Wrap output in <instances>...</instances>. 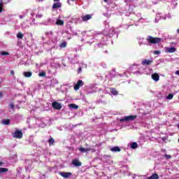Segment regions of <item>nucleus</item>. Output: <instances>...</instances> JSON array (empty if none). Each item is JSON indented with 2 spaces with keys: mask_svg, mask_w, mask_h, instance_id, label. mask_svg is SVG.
I'll return each mask as SVG.
<instances>
[{
  "mask_svg": "<svg viewBox=\"0 0 179 179\" xmlns=\"http://www.w3.org/2000/svg\"><path fill=\"white\" fill-rule=\"evenodd\" d=\"M173 94H169L168 95V96L166 97V99H168V100H171L173 99Z\"/></svg>",
  "mask_w": 179,
  "mask_h": 179,
  "instance_id": "nucleus-32",
  "label": "nucleus"
},
{
  "mask_svg": "<svg viewBox=\"0 0 179 179\" xmlns=\"http://www.w3.org/2000/svg\"><path fill=\"white\" fill-rule=\"evenodd\" d=\"M71 1H75V0H71Z\"/></svg>",
  "mask_w": 179,
  "mask_h": 179,
  "instance_id": "nucleus-47",
  "label": "nucleus"
},
{
  "mask_svg": "<svg viewBox=\"0 0 179 179\" xmlns=\"http://www.w3.org/2000/svg\"><path fill=\"white\" fill-rule=\"evenodd\" d=\"M10 75H15V71H13V70H11L10 71Z\"/></svg>",
  "mask_w": 179,
  "mask_h": 179,
  "instance_id": "nucleus-40",
  "label": "nucleus"
},
{
  "mask_svg": "<svg viewBox=\"0 0 179 179\" xmlns=\"http://www.w3.org/2000/svg\"><path fill=\"white\" fill-rule=\"evenodd\" d=\"M138 116L134 115H129V116H124L123 117H121L120 119V122H129V121H134L135 118H136Z\"/></svg>",
  "mask_w": 179,
  "mask_h": 179,
  "instance_id": "nucleus-1",
  "label": "nucleus"
},
{
  "mask_svg": "<svg viewBox=\"0 0 179 179\" xmlns=\"http://www.w3.org/2000/svg\"><path fill=\"white\" fill-rule=\"evenodd\" d=\"M82 72V67L78 68V73H80Z\"/></svg>",
  "mask_w": 179,
  "mask_h": 179,
  "instance_id": "nucleus-39",
  "label": "nucleus"
},
{
  "mask_svg": "<svg viewBox=\"0 0 179 179\" xmlns=\"http://www.w3.org/2000/svg\"><path fill=\"white\" fill-rule=\"evenodd\" d=\"M57 26H64V21L61 20H57L56 23Z\"/></svg>",
  "mask_w": 179,
  "mask_h": 179,
  "instance_id": "nucleus-21",
  "label": "nucleus"
},
{
  "mask_svg": "<svg viewBox=\"0 0 179 179\" xmlns=\"http://www.w3.org/2000/svg\"><path fill=\"white\" fill-rule=\"evenodd\" d=\"M3 164V162H0V166H2Z\"/></svg>",
  "mask_w": 179,
  "mask_h": 179,
  "instance_id": "nucleus-43",
  "label": "nucleus"
},
{
  "mask_svg": "<svg viewBox=\"0 0 179 179\" xmlns=\"http://www.w3.org/2000/svg\"><path fill=\"white\" fill-rule=\"evenodd\" d=\"M165 157L166 159H170L171 157V155H165Z\"/></svg>",
  "mask_w": 179,
  "mask_h": 179,
  "instance_id": "nucleus-37",
  "label": "nucleus"
},
{
  "mask_svg": "<svg viewBox=\"0 0 179 179\" xmlns=\"http://www.w3.org/2000/svg\"><path fill=\"white\" fill-rule=\"evenodd\" d=\"M3 97V92H0V99H2Z\"/></svg>",
  "mask_w": 179,
  "mask_h": 179,
  "instance_id": "nucleus-38",
  "label": "nucleus"
},
{
  "mask_svg": "<svg viewBox=\"0 0 179 179\" xmlns=\"http://www.w3.org/2000/svg\"><path fill=\"white\" fill-rule=\"evenodd\" d=\"M44 0H36V2H43Z\"/></svg>",
  "mask_w": 179,
  "mask_h": 179,
  "instance_id": "nucleus-42",
  "label": "nucleus"
},
{
  "mask_svg": "<svg viewBox=\"0 0 179 179\" xmlns=\"http://www.w3.org/2000/svg\"><path fill=\"white\" fill-rule=\"evenodd\" d=\"M160 19L166 20V19H167V17H162V14H157V17L155 18L156 22H159V20H160Z\"/></svg>",
  "mask_w": 179,
  "mask_h": 179,
  "instance_id": "nucleus-17",
  "label": "nucleus"
},
{
  "mask_svg": "<svg viewBox=\"0 0 179 179\" xmlns=\"http://www.w3.org/2000/svg\"><path fill=\"white\" fill-rule=\"evenodd\" d=\"M154 54H155V55H159L160 51H159V50H155V51H154Z\"/></svg>",
  "mask_w": 179,
  "mask_h": 179,
  "instance_id": "nucleus-35",
  "label": "nucleus"
},
{
  "mask_svg": "<svg viewBox=\"0 0 179 179\" xmlns=\"http://www.w3.org/2000/svg\"><path fill=\"white\" fill-rule=\"evenodd\" d=\"M78 150H80L81 153H87V152H90V150H92V152H96L94 149H92L89 148H79Z\"/></svg>",
  "mask_w": 179,
  "mask_h": 179,
  "instance_id": "nucleus-6",
  "label": "nucleus"
},
{
  "mask_svg": "<svg viewBox=\"0 0 179 179\" xmlns=\"http://www.w3.org/2000/svg\"><path fill=\"white\" fill-rule=\"evenodd\" d=\"M10 108H11L13 111H15V104L12 102L10 103Z\"/></svg>",
  "mask_w": 179,
  "mask_h": 179,
  "instance_id": "nucleus-28",
  "label": "nucleus"
},
{
  "mask_svg": "<svg viewBox=\"0 0 179 179\" xmlns=\"http://www.w3.org/2000/svg\"><path fill=\"white\" fill-rule=\"evenodd\" d=\"M17 45L20 47L21 48H23V43L21 42L20 40L17 41Z\"/></svg>",
  "mask_w": 179,
  "mask_h": 179,
  "instance_id": "nucleus-30",
  "label": "nucleus"
},
{
  "mask_svg": "<svg viewBox=\"0 0 179 179\" xmlns=\"http://www.w3.org/2000/svg\"><path fill=\"white\" fill-rule=\"evenodd\" d=\"M147 41H148V43H150L151 44H159V43L162 42V38L148 36Z\"/></svg>",
  "mask_w": 179,
  "mask_h": 179,
  "instance_id": "nucleus-2",
  "label": "nucleus"
},
{
  "mask_svg": "<svg viewBox=\"0 0 179 179\" xmlns=\"http://www.w3.org/2000/svg\"><path fill=\"white\" fill-rule=\"evenodd\" d=\"M59 8H61V3L60 2L55 3L52 6V9H58Z\"/></svg>",
  "mask_w": 179,
  "mask_h": 179,
  "instance_id": "nucleus-18",
  "label": "nucleus"
},
{
  "mask_svg": "<svg viewBox=\"0 0 179 179\" xmlns=\"http://www.w3.org/2000/svg\"><path fill=\"white\" fill-rule=\"evenodd\" d=\"M24 76H25V78H30L31 76V72H24Z\"/></svg>",
  "mask_w": 179,
  "mask_h": 179,
  "instance_id": "nucleus-23",
  "label": "nucleus"
},
{
  "mask_svg": "<svg viewBox=\"0 0 179 179\" xmlns=\"http://www.w3.org/2000/svg\"><path fill=\"white\" fill-rule=\"evenodd\" d=\"M59 174L62 176V177H64V178H69V177H71V173L60 172Z\"/></svg>",
  "mask_w": 179,
  "mask_h": 179,
  "instance_id": "nucleus-13",
  "label": "nucleus"
},
{
  "mask_svg": "<svg viewBox=\"0 0 179 179\" xmlns=\"http://www.w3.org/2000/svg\"><path fill=\"white\" fill-rule=\"evenodd\" d=\"M151 78L152 80H155V82H159V80L160 79V76H159V74L157 73H155L152 74Z\"/></svg>",
  "mask_w": 179,
  "mask_h": 179,
  "instance_id": "nucleus-9",
  "label": "nucleus"
},
{
  "mask_svg": "<svg viewBox=\"0 0 179 179\" xmlns=\"http://www.w3.org/2000/svg\"><path fill=\"white\" fill-rule=\"evenodd\" d=\"M1 124L3 125H9L10 124V120L9 119H4L1 120Z\"/></svg>",
  "mask_w": 179,
  "mask_h": 179,
  "instance_id": "nucleus-16",
  "label": "nucleus"
},
{
  "mask_svg": "<svg viewBox=\"0 0 179 179\" xmlns=\"http://www.w3.org/2000/svg\"><path fill=\"white\" fill-rule=\"evenodd\" d=\"M52 106L55 110H61L62 108V105H61V103H58L57 101H54L52 103Z\"/></svg>",
  "mask_w": 179,
  "mask_h": 179,
  "instance_id": "nucleus-4",
  "label": "nucleus"
},
{
  "mask_svg": "<svg viewBox=\"0 0 179 179\" xmlns=\"http://www.w3.org/2000/svg\"><path fill=\"white\" fill-rule=\"evenodd\" d=\"M13 138L15 139H22L23 136V132L20 130H15L14 133L12 134Z\"/></svg>",
  "mask_w": 179,
  "mask_h": 179,
  "instance_id": "nucleus-3",
  "label": "nucleus"
},
{
  "mask_svg": "<svg viewBox=\"0 0 179 179\" xmlns=\"http://www.w3.org/2000/svg\"><path fill=\"white\" fill-rule=\"evenodd\" d=\"M110 93L113 94V96H117V94H118V91H117V90L115 88H110Z\"/></svg>",
  "mask_w": 179,
  "mask_h": 179,
  "instance_id": "nucleus-19",
  "label": "nucleus"
},
{
  "mask_svg": "<svg viewBox=\"0 0 179 179\" xmlns=\"http://www.w3.org/2000/svg\"><path fill=\"white\" fill-rule=\"evenodd\" d=\"M104 1V2H107L108 0H103Z\"/></svg>",
  "mask_w": 179,
  "mask_h": 179,
  "instance_id": "nucleus-45",
  "label": "nucleus"
},
{
  "mask_svg": "<svg viewBox=\"0 0 179 179\" xmlns=\"http://www.w3.org/2000/svg\"><path fill=\"white\" fill-rule=\"evenodd\" d=\"M167 17H168V18H170V17H171V16H170V15H169V16H167Z\"/></svg>",
  "mask_w": 179,
  "mask_h": 179,
  "instance_id": "nucleus-46",
  "label": "nucleus"
},
{
  "mask_svg": "<svg viewBox=\"0 0 179 179\" xmlns=\"http://www.w3.org/2000/svg\"><path fill=\"white\" fill-rule=\"evenodd\" d=\"M177 33H178V34H179V29L177 30Z\"/></svg>",
  "mask_w": 179,
  "mask_h": 179,
  "instance_id": "nucleus-44",
  "label": "nucleus"
},
{
  "mask_svg": "<svg viewBox=\"0 0 179 179\" xmlns=\"http://www.w3.org/2000/svg\"><path fill=\"white\" fill-rule=\"evenodd\" d=\"M164 50H165V52H166L167 54L176 52V51H177V49L176 48L165 47Z\"/></svg>",
  "mask_w": 179,
  "mask_h": 179,
  "instance_id": "nucleus-5",
  "label": "nucleus"
},
{
  "mask_svg": "<svg viewBox=\"0 0 179 179\" xmlns=\"http://www.w3.org/2000/svg\"><path fill=\"white\" fill-rule=\"evenodd\" d=\"M17 38H18L19 39L22 40V38H23V34L22 33H18L17 34Z\"/></svg>",
  "mask_w": 179,
  "mask_h": 179,
  "instance_id": "nucleus-27",
  "label": "nucleus"
},
{
  "mask_svg": "<svg viewBox=\"0 0 179 179\" xmlns=\"http://www.w3.org/2000/svg\"><path fill=\"white\" fill-rule=\"evenodd\" d=\"M36 19H41L43 17V14H36Z\"/></svg>",
  "mask_w": 179,
  "mask_h": 179,
  "instance_id": "nucleus-34",
  "label": "nucleus"
},
{
  "mask_svg": "<svg viewBox=\"0 0 179 179\" xmlns=\"http://www.w3.org/2000/svg\"><path fill=\"white\" fill-rule=\"evenodd\" d=\"M110 152H113L114 153L117 152H121V149L118 146H115L110 149Z\"/></svg>",
  "mask_w": 179,
  "mask_h": 179,
  "instance_id": "nucleus-14",
  "label": "nucleus"
},
{
  "mask_svg": "<svg viewBox=\"0 0 179 179\" xmlns=\"http://www.w3.org/2000/svg\"><path fill=\"white\" fill-rule=\"evenodd\" d=\"M131 149H136V148H138V143H136V142L132 143L131 145Z\"/></svg>",
  "mask_w": 179,
  "mask_h": 179,
  "instance_id": "nucleus-24",
  "label": "nucleus"
},
{
  "mask_svg": "<svg viewBox=\"0 0 179 179\" xmlns=\"http://www.w3.org/2000/svg\"><path fill=\"white\" fill-rule=\"evenodd\" d=\"M81 19L83 22H87V20H90L92 19V15H82Z\"/></svg>",
  "mask_w": 179,
  "mask_h": 179,
  "instance_id": "nucleus-10",
  "label": "nucleus"
},
{
  "mask_svg": "<svg viewBox=\"0 0 179 179\" xmlns=\"http://www.w3.org/2000/svg\"><path fill=\"white\" fill-rule=\"evenodd\" d=\"M148 179H159V175H157V173H153L152 176L148 177Z\"/></svg>",
  "mask_w": 179,
  "mask_h": 179,
  "instance_id": "nucleus-20",
  "label": "nucleus"
},
{
  "mask_svg": "<svg viewBox=\"0 0 179 179\" xmlns=\"http://www.w3.org/2000/svg\"><path fill=\"white\" fill-rule=\"evenodd\" d=\"M0 55H9V52L3 51L0 53Z\"/></svg>",
  "mask_w": 179,
  "mask_h": 179,
  "instance_id": "nucleus-33",
  "label": "nucleus"
},
{
  "mask_svg": "<svg viewBox=\"0 0 179 179\" xmlns=\"http://www.w3.org/2000/svg\"><path fill=\"white\" fill-rule=\"evenodd\" d=\"M3 3L2 1L0 2V13H1L2 10H3Z\"/></svg>",
  "mask_w": 179,
  "mask_h": 179,
  "instance_id": "nucleus-29",
  "label": "nucleus"
},
{
  "mask_svg": "<svg viewBox=\"0 0 179 179\" xmlns=\"http://www.w3.org/2000/svg\"><path fill=\"white\" fill-rule=\"evenodd\" d=\"M73 34L74 36H77V35H78V32H73Z\"/></svg>",
  "mask_w": 179,
  "mask_h": 179,
  "instance_id": "nucleus-41",
  "label": "nucleus"
},
{
  "mask_svg": "<svg viewBox=\"0 0 179 179\" xmlns=\"http://www.w3.org/2000/svg\"><path fill=\"white\" fill-rule=\"evenodd\" d=\"M8 171V169L7 168H0V174L1 173H6Z\"/></svg>",
  "mask_w": 179,
  "mask_h": 179,
  "instance_id": "nucleus-26",
  "label": "nucleus"
},
{
  "mask_svg": "<svg viewBox=\"0 0 179 179\" xmlns=\"http://www.w3.org/2000/svg\"><path fill=\"white\" fill-rule=\"evenodd\" d=\"M39 76H45V72H42L41 73H39Z\"/></svg>",
  "mask_w": 179,
  "mask_h": 179,
  "instance_id": "nucleus-36",
  "label": "nucleus"
},
{
  "mask_svg": "<svg viewBox=\"0 0 179 179\" xmlns=\"http://www.w3.org/2000/svg\"><path fill=\"white\" fill-rule=\"evenodd\" d=\"M72 164L76 167H80V166H82V163L79 162V159H74L72 162Z\"/></svg>",
  "mask_w": 179,
  "mask_h": 179,
  "instance_id": "nucleus-11",
  "label": "nucleus"
},
{
  "mask_svg": "<svg viewBox=\"0 0 179 179\" xmlns=\"http://www.w3.org/2000/svg\"><path fill=\"white\" fill-rule=\"evenodd\" d=\"M69 108H71V110H77V108H79V106H77L75 103H70L69 104Z\"/></svg>",
  "mask_w": 179,
  "mask_h": 179,
  "instance_id": "nucleus-15",
  "label": "nucleus"
},
{
  "mask_svg": "<svg viewBox=\"0 0 179 179\" xmlns=\"http://www.w3.org/2000/svg\"><path fill=\"white\" fill-rule=\"evenodd\" d=\"M27 15H29V16H31V17H33L34 16V12H33L31 10H29L27 11Z\"/></svg>",
  "mask_w": 179,
  "mask_h": 179,
  "instance_id": "nucleus-25",
  "label": "nucleus"
},
{
  "mask_svg": "<svg viewBox=\"0 0 179 179\" xmlns=\"http://www.w3.org/2000/svg\"><path fill=\"white\" fill-rule=\"evenodd\" d=\"M152 62H153V59H145L141 62V64L142 65H150Z\"/></svg>",
  "mask_w": 179,
  "mask_h": 179,
  "instance_id": "nucleus-12",
  "label": "nucleus"
},
{
  "mask_svg": "<svg viewBox=\"0 0 179 179\" xmlns=\"http://www.w3.org/2000/svg\"><path fill=\"white\" fill-rule=\"evenodd\" d=\"M55 142V141L54 140V138H50L49 139V143H50V145H52Z\"/></svg>",
  "mask_w": 179,
  "mask_h": 179,
  "instance_id": "nucleus-31",
  "label": "nucleus"
},
{
  "mask_svg": "<svg viewBox=\"0 0 179 179\" xmlns=\"http://www.w3.org/2000/svg\"><path fill=\"white\" fill-rule=\"evenodd\" d=\"M67 44L66 41H64L59 45V47L60 48H66Z\"/></svg>",
  "mask_w": 179,
  "mask_h": 179,
  "instance_id": "nucleus-22",
  "label": "nucleus"
},
{
  "mask_svg": "<svg viewBox=\"0 0 179 179\" xmlns=\"http://www.w3.org/2000/svg\"><path fill=\"white\" fill-rule=\"evenodd\" d=\"M82 86H83V81L82 80H80L74 86V90H79V88Z\"/></svg>",
  "mask_w": 179,
  "mask_h": 179,
  "instance_id": "nucleus-7",
  "label": "nucleus"
},
{
  "mask_svg": "<svg viewBox=\"0 0 179 179\" xmlns=\"http://www.w3.org/2000/svg\"><path fill=\"white\" fill-rule=\"evenodd\" d=\"M24 38H25L26 43H29V41H30V40H32L33 35L30 33L26 34H24Z\"/></svg>",
  "mask_w": 179,
  "mask_h": 179,
  "instance_id": "nucleus-8",
  "label": "nucleus"
}]
</instances>
